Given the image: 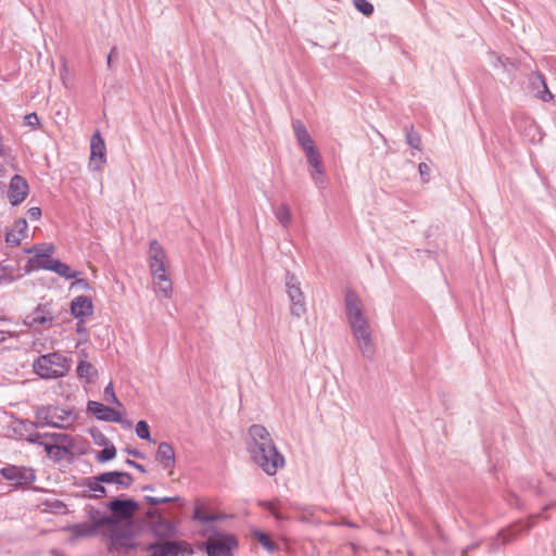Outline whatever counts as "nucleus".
Returning a JSON list of instances; mask_svg holds the SVG:
<instances>
[{"label": "nucleus", "mask_w": 556, "mask_h": 556, "mask_svg": "<svg viewBox=\"0 0 556 556\" xmlns=\"http://www.w3.org/2000/svg\"><path fill=\"white\" fill-rule=\"evenodd\" d=\"M108 536L111 549H132L136 547L134 542L135 533L132 531V521L117 525H109Z\"/></svg>", "instance_id": "9"}, {"label": "nucleus", "mask_w": 556, "mask_h": 556, "mask_svg": "<svg viewBox=\"0 0 556 556\" xmlns=\"http://www.w3.org/2000/svg\"><path fill=\"white\" fill-rule=\"evenodd\" d=\"M50 433L51 432L41 433V432L31 431L28 434L24 435L21 432L20 433V439L24 440V441H26V442H28L30 444H35V445H39L40 446V444H43V440L50 439Z\"/></svg>", "instance_id": "36"}, {"label": "nucleus", "mask_w": 556, "mask_h": 556, "mask_svg": "<svg viewBox=\"0 0 556 556\" xmlns=\"http://www.w3.org/2000/svg\"><path fill=\"white\" fill-rule=\"evenodd\" d=\"M125 463H126V465L137 469L138 471H140L142 473L147 472L146 467L143 465H141V464H139V463H137V462H135V460H132L130 458H127L125 460Z\"/></svg>", "instance_id": "54"}, {"label": "nucleus", "mask_w": 556, "mask_h": 556, "mask_svg": "<svg viewBox=\"0 0 556 556\" xmlns=\"http://www.w3.org/2000/svg\"><path fill=\"white\" fill-rule=\"evenodd\" d=\"M480 545L479 542H475V543H471L469 545H467L465 548H463L462 553H460V556H469V554L475 551L476 548H478Z\"/></svg>", "instance_id": "56"}, {"label": "nucleus", "mask_w": 556, "mask_h": 556, "mask_svg": "<svg viewBox=\"0 0 556 556\" xmlns=\"http://www.w3.org/2000/svg\"><path fill=\"white\" fill-rule=\"evenodd\" d=\"M29 193V185L25 177L15 174L12 176L9 190H8V199L12 206L20 205Z\"/></svg>", "instance_id": "16"}, {"label": "nucleus", "mask_w": 556, "mask_h": 556, "mask_svg": "<svg viewBox=\"0 0 556 556\" xmlns=\"http://www.w3.org/2000/svg\"><path fill=\"white\" fill-rule=\"evenodd\" d=\"M0 475L15 489L28 488L36 480V471L25 466L8 465L0 469Z\"/></svg>", "instance_id": "11"}, {"label": "nucleus", "mask_w": 556, "mask_h": 556, "mask_svg": "<svg viewBox=\"0 0 556 556\" xmlns=\"http://www.w3.org/2000/svg\"><path fill=\"white\" fill-rule=\"evenodd\" d=\"M89 433L93 439L94 443L99 446H105L111 443L106 435L97 428L90 429Z\"/></svg>", "instance_id": "43"}, {"label": "nucleus", "mask_w": 556, "mask_h": 556, "mask_svg": "<svg viewBox=\"0 0 556 556\" xmlns=\"http://www.w3.org/2000/svg\"><path fill=\"white\" fill-rule=\"evenodd\" d=\"M104 476L110 477L106 479V484H116L122 489H128L134 483L132 475L127 471H104Z\"/></svg>", "instance_id": "22"}, {"label": "nucleus", "mask_w": 556, "mask_h": 556, "mask_svg": "<svg viewBox=\"0 0 556 556\" xmlns=\"http://www.w3.org/2000/svg\"><path fill=\"white\" fill-rule=\"evenodd\" d=\"M73 317L84 319L93 314L94 307L91 298L87 295H78L72 300L70 305Z\"/></svg>", "instance_id": "19"}, {"label": "nucleus", "mask_w": 556, "mask_h": 556, "mask_svg": "<svg viewBox=\"0 0 556 556\" xmlns=\"http://www.w3.org/2000/svg\"><path fill=\"white\" fill-rule=\"evenodd\" d=\"M406 143L416 150H420L421 148V138L413 127H410V129H406Z\"/></svg>", "instance_id": "40"}, {"label": "nucleus", "mask_w": 556, "mask_h": 556, "mask_svg": "<svg viewBox=\"0 0 556 556\" xmlns=\"http://www.w3.org/2000/svg\"><path fill=\"white\" fill-rule=\"evenodd\" d=\"M88 518L91 520V526H93L97 530L100 527L109 526L110 523H114L115 519L108 514H102L100 510L94 508L93 506H87Z\"/></svg>", "instance_id": "26"}, {"label": "nucleus", "mask_w": 556, "mask_h": 556, "mask_svg": "<svg viewBox=\"0 0 556 556\" xmlns=\"http://www.w3.org/2000/svg\"><path fill=\"white\" fill-rule=\"evenodd\" d=\"M72 415V412L53 405H41L36 408L35 418L40 428L51 427L56 429H67L68 426L63 422Z\"/></svg>", "instance_id": "7"}, {"label": "nucleus", "mask_w": 556, "mask_h": 556, "mask_svg": "<svg viewBox=\"0 0 556 556\" xmlns=\"http://www.w3.org/2000/svg\"><path fill=\"white\" fill-rule=\"evenodd\" d=\"M344 304L346 318L358 349L364 357L370 359L375 354V344L359 296L354 291L348 290L344 296Z\"/></svg>", "instance_id": "2"}, {"label": "nucleus", "mask_w": 556, "mask_h": 556, "mask_svg": "<svg viewBox=\"0 0 556 556\" xmlns=\"http://www.w3.org/2000/svg\"><path fill=\"white\" fill-rule=\"evenodd\" d=\"M27 216L30 220H38L41 217V208L38 206H34L27 210Z\"/></svg>", "instance_id": "51"}, {"label": "nucleus", "mask_w": 556, "mask_h": 556, "mask_svg": "<svg viewBox=\"0 0 556 556\" xmlns=\"http://www.w3.org/2000/svg\"><path fill=\"white\" fill-rule=\"evenodd\" d=\"M105 483H101L99 488L93 493V496H96V500H100L102 497H105L108 495V490L104 486Z\"/></svg>", "instance_id": "55"}, {"label": "nucleus", "mask_w": 556, "mask_h": 556, "mask_svg": "<svg viewBox=\"0 0 556 556\" xmlns=\"http://www.w3.org/2000/svg\"><path fill=\"white\" fill-rule=\"evenodd\" d=\"M110 409V406L98 401H88L87 403V410L101 421H106V418H109Z\"/></svg>", "instance_id": "28"}, {"label": "nucleus", "mask_w": 556, "mask_h": 556, "mask_svg": "<svg viewBox=\"0 0 556 556\" xmlns=\"http://www.w3.org/2000/svg\"><path fill=\"white\" fill-rule=\"evenodd\" d=\"M26 253H35V255L27 260V263L24 266L25 273L29 274L33 270L45 269L47 270L46 265H49V262H54L55 258H52L51 255L54 252V247L49 244L46 249H38L37 247H33L30 249L25 250Z\"/></svg>", "instance_id": "13"}, {"label": "nucleus", "mask_w": 556, "mask_h": 556, "mask_svg": "<svg viewBox=\"0 0 556 556\" xmlns=\"http://www.w3.org/2000/svg\"><path fill=\"white\" fill-rule=\"evenodd\" d=\"M24 122H25V125L33 127V128L40 125L39 116L37 115L36 112L26 114L24 117Z\"/></svg>", "instance_id": "46"}, {"label": "nucleus", "mask_w": 556, "mask_h": 556, "mask_svg": "<svg viewBox=\"0 0 556 556\" xmlns=\"http://www.w3.org/2000/svg\"><path fill=\"white\" fill-rule=\"evenodd\" d=\"M76 375L78 379L84 380L86 383L92 382L99 375L96 366L85 359H80L76 367Z\"/></svg>", "instance_id": "24"}, {"label": "nucleus", "mask_w": 556, "mask_h": 556, "mask_svg": "<svg viewBox=\"0 0 556 556\" xmlns=\"http://www.w3.org/2000/svg\"><path fill=\"white\" fill-rule=\"evenodd\" d=\"M258 505L263 508H265L266 510H268L271 515L273 513H276V507H275V503L273 501H260L258 502Z\"/></svg>", "instance_id": "53"}, {"label": "nucleus", "mask_w": 556, "mask_h": 556, "mask_svg": "<svg viewBox=\"0 0 556 556\" xmlns=\"http://www.w3.org/2000/svg\"><path fill=\"white\" fill-rule=\"evenodd\" d=\"M211 514L204 511V506L201 504H198L194 506L193 514H192V520L199 521L201 523H205L201 518L202 516H210Z\"/></svg>", "instance_id": "48"}, {"label": "nucleus", "mask_w": 556, "mask_h": 556, "mask_svg": "<svg viewBox=\"0 0 556 556\" xmlns=\"http://www.w3.org/2000/svg\"><path fill=\"white\" fill-rule=\"evenodd\" d=\"M86 327L84 326V321L83 319H80L78 323H76V332L77 333H85L86 332Z\"/></svg>", "instance_id": "63"}, {"label": "nucleus", "mask_w": 556, "mask_h": 556, "mask_svg": "<svg viewBox=\"0 0 556 556\" xmlns=\"http://www.w3.org/2000/svg\"><path fill=\"white\" fill-rule=\"evenodd\" d=\"M238 544L235 534L223 533L214 529L210 541L203 545V549L207 556H233V549L238 547Z\"/></svg>", "instance_id": "6"}, {"label": "nucleus", "mask_w": 556, "mask_h": 556, "mask_svg": "<svg viewBox=\"0 0 556 556\" xmlns=\"http://www.w3.org/2000/svg\"><path fill=\"white\" fill-rule=\"evenodd\" d=\"M204 522H215L227 518L225 514H211L210 516L200 517Z\"/></svg>", "instance_id": "50"}, {"label": "nucleus", "mask_w": 556, "mask_h": 556, "mask_svg": "<svg viewBox=\"0 0 556 556\" xmlns=\"http://www.w3.org/2000/svg\"><path fill=\"white\" fill-rule=\"evenodd\" d=\"M531 85L532 86L541 85L543 87L542 92H540L538 94L542 101L549 102L554 99L553 93L548 90L545 77L541 73H536L532 76Z\"/></svg>", "instance_id": "30"}, {"label": "nucleus", "mask_w": 556, "mask_h": 556, "mask_svg": "<svg viewBox=\"0 0 556 556\" xmlns=\"http://www.w3.org/2000/svg\"><path fill=\"white\" fill-rule=\"evenodd\" d=\"M40 428L38 425V420L30 421L28 419L20 420V425L17 428L14 429L15 433L20 437V433L22 432L24 435L28 434L29 432L34 431L35 429Z\"/></svg>", "instance_id": "38"}, {"label": "nucleus", "mask_w": 556, "mask_h": 556, "mask_svg": "<svg viewBox=\"0 0 556 556\" xmlns=\"http://www.w3.org/2000/svg\"><path fill=\"white\" fill-rule=\"evenodd\" d=\"M109 478L110 477L104 476V472H101L97 476L84 478L81 480V485L94 493L101 483H106V479Z\"/></svg>", "instance_id": "33"}, {"label": "nucleus", "mask_w": 556, "mask_h": 556, "mask_svg": "<svg viewBox=\"0 0 556 556\" xmlns=\"http://www.w3.org/2000/svg\"><path fill=\"white\" fill-rule=\"evenodd\" d=\"M248 452L251 459L268 476H275L285 465V457L273 442L268 430L260 424H253L248 430Z\"/></svg>", "instance_id": "1"}, {"label": "nucleus", "mask_w": 556, "mask_h": 556, "mask_svg": "<svg viewBox=\"0 0 556 556\" xmlns=\"http://www.w3.org/2000/svg\"><path fill=\"white\" fill-rule=\"evenodd\" d=\"M72 359L60 352L38 356L33 363L34 372L41 379L52 380L65 377L71 370Z\"/></svg>", "instance_id": "3"}, {"label": "nucleus", "mask_w": 556, "mask_h": 556, "mask_svg": "<svg viewBox=\"0 0 556 556\" xmlns=\"http://www.w3.org/2000/svg\"><path fill=\"white\" fill-rule=\"evenodd\" d=\"M252 536L270 554L279 551V546L264 531L255 529L252 531Z\"/></svg>", "instance_id": "27"}, {"label": "nucleus", "mask_w": 556, "mask_h": 556, "mask_svg": "<svg viewBox=\"0 0 556 556\" xmlns=\"http://www.w3.org/2000/svg\"><path fill=\"white\" fill-rule=\"evenodd\" d=\"M353 4L365 16H370L375 11L374 5L368 0H353Z\"/></svg>", "instance_id": "41"}, {"label": "nucleus", "mask_w": 556, "mask_h": 556, "mask_svg": "<svg viewBox=\"0 0 556 556\" xmlns=\"http://www.w3.org/2000/svg\"><path fill=\"white\" fill-rule=\"evenodd\" d=\"M308 164L313 168V172L311 173L313 180L316 185H321L324 182L325 174L321 156L319 155L316 159L311 160Z\"/></svg>", "instance_id": "32"}, {"label": "nucleus", "mask_w": 556, "mask_h": 556, "mask_svg": "<svg viewBox=\"0 0 556 556\" xmlns=\"http://www.w3.org/2000/svg\"><path fill=\"white\" fill-rule=\"evenodd\" d=\"M103 447V450L97 452L96 454V459L101 464L113 460L116 457V447L113 443H110Z\"/></svg>", "instance_id": "34"}, {"label": "nucleus", "mask_w": 556, "mask_h": 556, "mask_svg": "<svg viewBox=\"0 0 556 556\" xmlns=\"http://www.w3.org/2000/svg\"><path fill=\"white\" fill-rule=\"evenodd\" d=\"M275 215H276V218L278 219V222L287 227L290 223H291V211H290V207L288 204L286 203H282L280 204L276 211H275Z\"/></svg>", "instance_id": "37"}, {"label": "nucleus", "mask_w": 556, "mask_h": 556, "mask_svg": "<svg viewBox=\"0 0 556 556\" xmlns=\"http://www.w3.org/2000/svg\"><path fill=\"white\" fill-rule=\"evenodd\" d=\"M291 302V314L296 318L302 317L306 313V303L304 293L298 295H288Z\"/></svg>", "instance_id": "29"}, {"label": "nucleus", "mask_w": 556, "mask_h": 556, "mask_svg": "<svg viewBox=\"0 0 556 556\" xmlns=\"http://www.w3.org/2000/svg\"><path fill=\"white\" fill-rule=\"evenodd\" d=\"M273 516H274V518H275L276 520H278V521H281V520H285V519H286V517H285L282 514L278 513V511L273 513Z\"/></svg>", "instance_id": "64"}, {"label": "nucleus", "mask_w": 556, "mask_h": 556, "mask_svg": "<svg viewBox=\"0 0 556 556\" xmlns=\"http://www.w3.org/2000/svg\"><path fill=\"white\" fill-rule=\"evenodd\" d=\"M49 263V265H46L47 270L53 271L67 280L74 279L80 274L79 271L73 270L67 264L58 258H55L54 262Z\"/></svg>", "instance_id": "25"}, {"label": "nucleus", "mask_w": 556, "mask_h": 556, "mask_svg": "<svg viewBox=\"0 0 556 556\" xmlns=\"http://www.w3.org/2000/svg\"><path fill=\"white\" fill-rule=\"evenodd\" d=\"M106 421L121 424L124 428L130 426V421L124 420L122 414L112 407L110 409L109 418H106Z\"/></svg>", "instance_id": "44"}, {"label": "nucleus", "mask_w": 556, "mask_h": 556, "mask_svg": "<svg viewBox=\"0 0 556 556\" xmlns=\"http://www.w3.org/2000/svg\"><path fill=\"white\" fill-rule=\"evenodd\" d=\"M115 55H117V49H116V47H113V48L110 50V52H109V54H108V56H106V64H108V67H111L113 56H115Z\"/></svg>", "instance_id": "60"}, {"label": "nucleus", "mask_w": 556, "mask_h": 556, "mask_svg": "<svg viewBox=\"0 0 556 556\" xmlns=\"http://www.w3.org/2000/svg\"><path fill=\"white\" fill-rule=\"evenodd\" d=\"M47 504L55 514H64L67 510L66 505L60 500H53L52 502H47Z\"/></svg>", "instance_id": "45"}, {"label": "nucleus", "mask_w": 556, "mask_h": 556, "mask_svg": "<svg viewBox=\"0 0 556 556\" xmlns=\"http://www.w3.org/2000/svg\"><path fill=\"white\" fill-rule=\"evenodd\" d=\"M305 155H306L307 162H309L311 160L316 159L317 156H319L320 153H319L317 148H314L313 150L307 151L305 153Z\"/></svg>", "instance_id": "59"}, {"label": "nucleus", "mask_w": 556, "mask_h": 556, "mask_svg": "<svg viewBox=\"0 0 556 556\" xmlns=\"http://www.w3.org/2000/svg\"><path fill=\"white\" fill-rule=\"evenodd\" d=\"M106 509L110 510L111 517L115 519L113 525L132 521V516L139 510V502L125 494L113 497L105 503Z\"/></svg>", "instance_id": "5"}, {"label": "nucleus", "mask_w": 556, "mask_h": 556, "mask_svg": "<svg viewBox=\"0 0 556 556\" xmlns=\"http://www.w3.org/2000/svg\"><path fill=\"white\" fill-rule=\"evenodd\" d=\"M135 430L139 439L153 442V440L151 439L150 427L146 420H139L136 424Z\"/></svg>", "instance_id": "39"}, {"label": "nucleus", "mask_w": 556, "mask_h": 556, "mask_svg": "<svg viewBox=\"0 0 556 556\" xmlns=\"http://www.w3.org/2000/svg\"><path fill=\"white\" fill-rule=\"evenodd\" d=\"M165 260L164 248L156 239L152 240L149 244V267L153 278L163 283L160 286L161 291L168 295L172 291V282L166 275Z\"/></svg>", "instance_id": "4"}, {"label": "nucleus", "mask_w": 556, "mask_h": 556, "mask_svg": "<svg viewBox=\"0 0 556 556\" xmlns=\"http://www.w3.org/2000/svg\"><path fill=\"white\" fill-rule=\"evenodd\" d=\"M28 224L24 217L14 222L13 229L5 231V242L11 247H18L22 240L27 236Z\"/></svg>", "instance_id": "20"}, {"label": "nucleus", "mask_w": 556, "mask_h": 556, "mask_svg": "<svg viewBox=\"0 0 556 556\" xmlns=\"http://www.w3.org/2000/svg\"><path fill=\"white\" fill-rule=\"evenodd\" d=\"M418 172L422 182H428L430 179V167L428 164L421 162L418 164Z\"/></svg>", "instance_id": "47"}, {"label": "nucleus", "mask_w": 556, "mask_h": 556, "mask_svg": "<svg viewBox=\"0 0 556 556\" xmlns=\"http://www.w3.org/2000/svg\"><path fill=\"white\" fill-rule=\"evenodd\" d=\"M285 283L288 295H298L303 293L299 279L289 270L286 271Z\"/></svg>", "instance_id": "31"}, {"label": "nucleus", "mask_w": 556, "mask_h": 556, "mask_svg": "<svg viewBox=\"0 0 556 556\" xmlns=\"http://www.w3.org/2000/svg\"><path fill=\"white\" fill-rule=\"evenodd\" d=\"M43 447L47 455L54 462L60 463L62 460V456L59 454L58 445L53 439L43 440V444H40Z\"/></svg>", "instance_id": "35"}, {"label": "nucleus", "mask_w": 556, "mask_h": 556, "mask_svg": "<svg viewBox=\"0 0 556 556\" xmlns=\"http://www.w3.org/2000/svg\"><path fill=\"white\" fill-rule=\"evenodd\" d=\"M75 280L72 282L71 288H80L83 290H90L91 286L89 281L85 278H74Z\"/></svg>", "instance_id": "49"}, {"label": "nucleus", "mask_w": 556, "mask_h": 556, "mask_svg": "<svg viewBox=\"0 0 556 556\" xmlns=\"http://www.w3.org/2000/svg\"><path fill=\"white\" fill-rule=\"evenodd\" d=\"M292 128L299 146L304 150L305 153L316 148L305 125L300 119H295L292 122Z\"/></svg>", "instance_id": "21"}, {"label": "nucleus", "mask_w": 556, "mask_h": 556, "mask_svg": "<svg viewBox=\"0 0 556 556\" xmlns=\"http://www.w3.org/2000/svg\"><path fill=\"white\" fill-rule=\"evenodd\" d=\"M155 459L161 464L164 470H169L172 472L176 466L174 446L166 441L160 442L155 453Z\"/></svg>", "instance_id": "18"}, {"label": "nucleus", "mask_w": 556, "mask_h": 556, "mask_svg": "<svg viewBox=\"0 0 556 556\" xmlns=\"http://www.w3.org/2000/svg\"><path fill=\"white\" fill-rule=\"evenodd\" d=\"M146 551L149 552V556H192L193 549L191 545L186 541H154L150 542Z\"/></svg>", "instance_id": "8"}, {"label": "nucleus", "mask_w": 556, "mask_h": 556, "mask_svg": "<svg viewBox=\"0 0 556 556\" xmlns=\"http://www.w3.org/2000/svg\"><path fill=\"white\" fill-rule=\"evenodd\" d=\"M143 502L151 506L161 505L160 497H155V496H151V495L143 496Z\"/></svg>", "instance_id": "58"}, {"label": "nucleus", "mask_w": 556, "mask_h": 556, "mask_svg": "<svg viewBox=\"0 0 556 556\" xmlns=\"http://www.w3.org/2000/svg\"><path fill=\"white\" fill-rule=\"evenodd\" d=\"M79 496L83 498L96 500V496H93V492L89 491V489L87 488L80 493Z\"/></svg>", "instance_id": "62"}, {"label": "nucleus", "mask_w": 556, "mask_h": 556, "mask_svg": "<svg viewBox=\"0 0 556 556\" xmlns=\"http://www.w3.org/2000/svg\"><path fill=\"white\" fill-rule=\"evenodd\" d=\"M50 439H53L55 445H58V451L62 456V460L66 458L67 460L73 462L76 455L81 456L86 454V450H79L77 452L74 451L75 439L68 433L51 432Z\"/></svg>", "instance_id": "14"}, {"label": "nucleus", "mask_w": 556, "mask_h": 556, "mask_svg": "<svg viewBox=\"0 0 556 556\" xmlns=\"http://www.w3.org/2000/svg\"><path fill=\"white\" fill-rule=\"evenodd\" d=\"M106 162V148L104 139L99 130L92 134L90 138V165L96 164V168Z\"/></svg>", "instance_id": "17"}, {"label": "nucleus", "mask_w": 556, "mask_h": 556, "mask_svg": "<svg viewBox=\"0 0 556 556\" xmlns=\"http://www.w3.org/2000/svg\"><path fill=\"white\" fill-rule=\"evenodd\" d=\"M54 321L52 304L51 303H39L31 314L27 315L24 319V325L33 328L38 325L52 326Z\"/></svg>", "instance_id": "15"}, {"label": "nucleus", "mask_w": 556, "mask_h": 556, "mask_svg": "<svg viewBox=\"0 0 556 556\" xmlns=\"http://www.w3.org/2000/svg\"><path fill=\"white\" fill-rule=\"evenodd\" d=\"M124 452L127 453L128 455H131L137 458H141V459H143L146 457L144 454L137 448L126 447L124 450Z\"/></svg>", "instance_id": "57"}, {"label": "nucleus", "mask_w": 556, "mask_h": 556, "mask_svg": "<svg viewBox=\"0 0 556 556\" xmlns=\"http://www.w3.org/2000/svg\"><path fill=\"white\" fill-rule=\"evenodd\" d=\"M147 516L151 519L150 532L157 541L169 540L177 534V527L174 522L163 517V511L159 508H150Z\"/></svg>", "instance_id": "10"}, {"label": "nucleus", "mask_w": 556, "mask_h": 556, "mask_svg": "<svg viewBox=\"0 0 556 556\" xmlns=\"http://www.w3.org/2000/svg\"><path fill=\"white\" fill-rule=\"evenodd\" d=\"M161 504H168L179 501V496H164L160 497Z\"/></svg>", "instance_id": "61"}, {"label": "nucleus", "mask_w": 556, "mask_h": 556, "mask_svg": "<svg viewBox=\"0 0 556 556\" xmlns=\"http://www.w3.org/2000/svg\"><path fill=\"white\" fill-rule=\"evenodd\" d=\"M104 399L106 402L122 406L118 397L115 394L113 382H109L103 391Z\"/></svg>", "instance_id": "42"}, {"label": "nucleus", "mask_w": 556, "mask_h": 556, "mask_svg": "<svg viewBox=\"0 0 556 556\" xmlns=\"http://www.w3.org/2000/svg\"><path fill=\"white\" fill-rule=\"evenodd\" d=\"M540 516H541V513L536 514V515H532L529 517V519L526 522L518 521L517 523H515L506 529L501 530L497 533L496 538L492 542V548L496 549V548H500L501 546L509 544L521 532L529 531L531 528L534 527L535 519L539 518Z\"/></svg>", "instance_id": "12"}, {"label": "nucleus", "mask_w": 556, "mask_h": 556, "mask_svg": "<svg viewBox=\"0 0 556 556\" xmlns=\"http://www.w3.org/2000/svg\"><path fill=\"white\" fill-rule=\"evenodd\" d=\"M4 270V267L0 265V286L3 285V283H12L15 278L11 275H7L5 273H3Z\"/></svg>", "instance_id": "52"}, {"label": "nucleus", "mask_w": 556, "mask_h": 556, "mask_svg": "<svg viewBox=\"0 0 556 556\" xmlns=\"http://www.w3.org/2000/svg\"><path fill=\"white\" fill-rule=\"evenodd\" d=\"M63 530L72 534L71 540L90 538L96 535L98 531L93 526L86 521L66 526Z\"/></svg>", "instance_id": "23"}]
</instances>
